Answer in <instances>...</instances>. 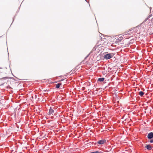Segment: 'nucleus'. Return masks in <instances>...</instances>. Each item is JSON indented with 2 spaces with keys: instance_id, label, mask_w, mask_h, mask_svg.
<instances>
[{
  "instance_id": "1",
  "label": "nucleus",
  "mask_w": 153,
  "mask_h": 153,
  "mask_svg": "<svg viewBox=\"0 0 153 153\" xmlns=\"http://www.w3.org/2000/svg\"><path fill=\"white\" fill-rule=\"evenodd\" d=\"M115 53H108L104 55V57L105 59H108L111 58L115 55Z\"/></svg>"
},
{
  "instance_id": "2",
  "label": "nucleus",
  "mask_w": 153,
  "mask_h": 153,
  "mask_svg": "<svg viewBox=\"0 0 153 153\" xmlns=\"http://www.w3.org/2000/svg\"><path fill=\"white\" fill-rule=\"evenodd\" d=\"M147 137L150 140L149 142L150 143H153V132L149 133L147 135Z\"/></svg>"
},
{
  "instance_id": "3",
  "label": "nucleus",
  "mask_w": 153,
  "mask_h": 153,
  "mask_svg": "<svg viewBox=\"0 0 153 153\" xmlns=\"http://www.w3.org/2000/svg\"><path fill=\"white\" fill-rule=\"evenodd\" d=\"M131 33H128V32H125V35H123L122 36V37H120L117 40H118V41H120L121 40H122L123 38H125V37H123L125 35H127V34H131Z\"/></svg>"
},
{
  "instance_id": "4",
  "label": "nucleus",
  "mask_w": 153,
  "mask_h": 153,
  "mask_svg": "<svg viewBox=\"0 0 153 153\" xmlns=\"http://www.w3.org/2000/svg\"><path fill=\"white\" fill-rule=\"evenodd\" d=\"M106 142V140L105 139H102L101 140H99L98 142V143L100 145L103 144L105 143Z\"/></svg>"
},
{
  "instance_id": "5",
  "label": "nucleus",
  "mask_w": 153,
  "mask_h": 153,
  "mask_svg": "<svg viewBox=\"0 0 153 153\" xmlns=\"http://www.w3.org/2000/svg\"><path fill=\"white\" fill-rule=\"evenodd\" d=\"M54 112V111L51 107H50V109L49 110V115H53V114Z\"/></svg>"
},
{
  "instance_id": "6",
  "label": "nucleus",
  "mask_w": 153,
  "mask_h": 153,
  "mask_svg": "<svg viewBox=\"0 0 153 153\" xmlns=\"http://www.w3.org/2000/svg\"><path fill=\"white\" fill-rule=\"evenodd\" d=\"M146 148L148 150H151L152 149V147L150 145H147Z\"/></svg>"
},
{
  "instance_id": "7",
  "label": "nucleus",
  "mask_w": 153,
  "mask_h": 153,
  "mask_svg": "<svg viewBox=\"0 0 153 153\" xmlns=\"http://www.w3.org/2000/svg\"><path fill=\"white\" fill-rule=\"evenodd\" d=\"M105 79L104 78H99L98 79V80L100 82H102Z\"/></svg>"
},
{
  "instance_id": "8",
  "label": "nucleus",
  "mask_w": 153,
  "mask_h": 153,
  "mask_svg": "<svg viewBox=\"0 0 153 153\" xmlns=\"http://www.w3.org/2000/svg\"><path fill=\"white\" fill-rule=\"evenodd\" d=\"M144 94V93L142 91H140L139 92V94L141 97L143 96V95Z\"/></svg>"
},
{
  "instance_id": "9",
  "label": "nucleus",
  "mask_w": 153,
  "mask_h": 153,
  "mask_svg": "<svg viewBox=\"0 0 153 153\" xmlns=\"http://www.w3.org/2000/svg\"><path fill=\"white\" fill-rule=\"evenodd\" d=\"M62 84L61 83H58L56 85V88H58L60 87V86Z\"/></svg>"
},
{
  "instance_id": "10",
  "label": "nucleus",
  "mask_w": 153,
  "mask_h": 153,
  "mask_svg": "<svg viewBox=\"0 0 153 153\" xmlns=\"http://www.w3.org/2000/svg\"><path fill=\"white\" fill-rule=\"evenodd\" d=\"M132 30H133L134 31V32H135V33L137 32L136 31V29L135 28H134L132 29H131L130 31H132Z\"/></svg>"
},
{
  "instance_id": "11",
  "label": "nucleus",
  "mask_w": 153,
  "mask_h": 153,
  "mask_svg": "<svg viewBox=\"0 0 153 153\" xmlns=\"http://www.w3.org/2000/svg\"><path fill=\"white\" fill-rule=\"evenodd\" d=\"M90 153H100V152L98 151H96L90 152Z\"/></svg>"
},
{
  "instance_id": "12",
  "label": "nucleus",
  "mask_w": 153,
  "mask_h": 153,
  "mask_svg": "<svg viewBox=\"0 0 153 153\" xmlns=\"http://www.w3.org/2000/svg\"><path fill=\"white\" fill-rule=\"evenodd\" d=\"M149 19V18L148 17H147V18H146L145 19V20H144V21L145 22H146V21H147V20H148Z\"/></svg>"
},
{
  "instance_id": "13",
  "label": "nucleus",
  "mask_w": 153,
  "mask_h": 153,
  "mask_svg": "<svg viewBox=\"0 0 153 153\" xmlns=\"http://www.w3.org/2000/svg\"><path fill=\"white\" fill-rule=\"evenodd\" d=\"M152 16V15L151 14L149 15V16L148 17L149 18H150Z\"/></svg>"
},
{
  "instance_id": "14",
  "label": "nucleus",
  "mask_w": 153,
  "mask_h": 153,
  "mask_svg": "<svg viewBox=\"0 0 153 153\" xmlns=\"http://www.w3.org/2000/svg\"><path fill=\"white\" fill-rule=\"evenodd\" d=\"M36 97H37V96L36 95H35V98H36Z\"/></svg>"
},
{
  "instance_id": "15",
  "label": "nucleus",
  "mask_w": 153,
  "mask_h": 153,
  "mask_svg": "<svg viewBox=\"0 0 153 153\" xmlns=\"http://www.w3.org/2000/svg\"><path fill=\"white\" fill-rule=\"evenodd\" d=\"M151 20L153 21V18H152Z\"/></svg>"
},
{
  "instance_id": "16",
  "label": "nucleus",
  "mask_w": 153,
  "mask_h": 153,
  "mask_svg": "<svg viewBox=\"0 0 153 153\" xmlns=\"http://www.w3.org/2000/svg\"><path fill=\"white\" fill-rule=\"evenodd\" d=\"M63 79H62V80H61V81H63Z\"/></svg>"
},
{
  "instance_id": "17",
  "label": "nucleus",
  "mask_w": 153,
  "mask_h": 153,
  "mask_svg": "<svg viewBox=\"0 0 153 153\" xmlns=\"http://www.w3.org/2000/svg\"><path fill=\"white\" fill-rule=\"evenodd\" d=\"M151 9H152V8H150V10H151Z\"/></svg>"
},
{
  "instance_id": "18",
  "label": "nucleus",
  "mask_w": 153,
  "mask_h": 153,
  "mask_svg": "<svg viewBox=\"0 0 153 153\" xmlns=\"http://www.w3.org/2000/svg\"><path fill=\"white\" fill-rule=\"evenodd\" d=\"M32 98H33V96H32Z\"/></svg>"
},
{
  "instance_id": "19",
  "label": "nucleus",
  "mask_w": 153,
  "mask_h": 153,
  "mask_svg": "<svg viewBox=\"0 0 153 153\" xmlns=\"http://www.w3.org/2000/svg\"><path fill=\"white\" fill-rule=\"evenodd\" d=\"M85 1H87L86 0H85Z\"/></svg>"
}]
</instances>
